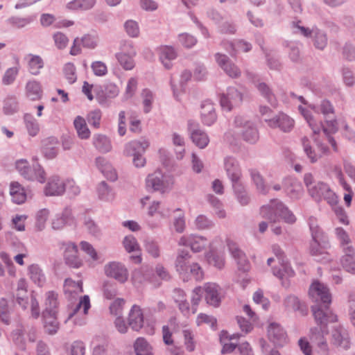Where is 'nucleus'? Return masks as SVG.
Segmentation results:
<instances>
[{
	"label": "nucleus",
	"instance_id": "obj_1",
	"mask_svg": "<svg viewBox=\"0 0 355 355\" xmlns=\"http://www.w3.org/2000/svg\"><path fill=\"white\" fill-rule=\"evenodd\" d=\"M261 215L270 223H276L283 219L286 223H293L296 220L288 208L277 200H271L270 204L263 206L261 208Z\"/></svg>",
	"mask_w": 355,
	"mask_h": 355
},
{
	"label": "nucleus",
	"instance_id": "obj_2",
	"mask_svg": "<svg viewBox=\"0 0 355 355\" xmlns=\"http://www.w3.org/2000/svg\"><path fill=\"white\" fill-rule=\"evenodd\" d=\"M299 110L309 126L311 128L313 133L318 134L320 132L322 128L324 132L329 135V134L334 133L338 130V124L336 120L329 121L326 122V125H323L320 121H317L313 116L311 112L307 109L299 107Z\"/></svg>",
	"mask_w": 355,
	"mask_h": 355
},
{
	"label": "nucleus",
	"instance_id": "obj_3",
	"mask_svg": "<svg viewBox=\"0 0 355 355\" xmlns=\"http://www.w3.org/2000/svg\"><path fill=\"white\" fill-rule=\"evenodd\" d=\"M309 297L313 302H320L329 305L331 302V295L329 288L319 281H314L309 290Z\"/></svg>",
	"mask_w": 355,
	"mask_h": 355
},
{
	"label": "nucleus",
	"instance_id": "obj_4",
	"mask_svg": "<svg viewBox=\"0 0 355 355\" xmlns=\"http://www.w3.org/2000/svg\"><path fill=\"white\" fill-rule=\"evenodd\" d=\"M302 143L304 151L311 163L318 162L323 156L327 155L330 153L329 148L322 144H317L315 148L311 146L310 141L306 137L302 139Z\"/></svg>",
	"mask_w": 355,
	"mask_h": 355
},
{
	"label": "nucleus",
	"instance_id": "obj_5",
	"mask_svg": "<svg viewBox=\"0 0 355 355\" xmlns=\"http://www.w3.org/2000/svg\"><path fill=\"white\" fill-rule=\"evenodd\" d=\"M173 184L172 179L164 180L160 173L155 172L149 175L146 180L148 190L158 191L162 193L170 189Z\"/></svg>",
	"mask_w": 355,
	"mask_h": 355
},
{
	"label": "nucleus",
	"instance_id": "obj_6",
	"mask_svg": "<svg viewBox=\"0 0 355 355\" xmlns=\"http://www.w3.org/2000/svg\"><path fill=\"white\" fill-rule=\"evenodd\" d=\"M106 276L114 279L119 283H125L129 277L126 267L119 262H110L105 266Z\"/></svg>",
	"mask_w": 355,
	"mask_h": 355
},
{
	"label": "nucleus",
	"instance_id": "obj_7",
	"mask_svg": "<svg viewBox=\"0 0 355 355\" xmlns=\"http://www.w3.org/2000/svg\"><path fill=\"white\" fill-rule=\"evenodd\" d=\"M136 55V51L131 44H124L121 51L116 55L120 65L125 70H131L135 67L133 58Z\"/></svg>",
	"mask_w": 355,
	"mask_h": 355
},
{
	"label": "nucleus",
	"instance_id": "obj_8",
	"mask_svg": "<svg viewBox=\"0 0 355 355\" xmlns=\"http://www.w3.org/2000/svg\"><path fill=\"white\" fill-rule=\"evenodd\" d=\"M243 101L241 92L234 87L228 89L227 94H224L220 98V105L227 111H230L235 107L239 106Z\"/></svg>",
	"mask_w": 355,
	"mask_h": 355
},
{
	"label": "nucleus",
	"instance_id": "obj_9",
	"mask_svg": "<svg viewBox=\"0 0 355 355\" xmlns=\"http://www.w3.org/2000/svg\"><path fill=\"white\" fill-rule=\"evenodd\" d=\"M328 304H324L325 310L322 309L319 306L315 305L311 307L313 315L318 324L327 325L329 322L337 321V316L329 309Z\"/></svg>",
	"mask_w": 355,
	"mask_h": 355
},
{
	"label": "nucleus",
	"instance_id": "obj_10",
	"mask_svg": "<svg viewBox=\"0 0 355 355\" xmlns=\"http://www.w3.org/2000/svg\"><path fill=\"white\" fill-rule=\"evenodd\" d=\"M205 299L207 304L218 306L220 303V288L213 282H208L203 285Z\"/></svg>",
	"mask_w": 355,
	"mask_h": 355
},
{
	"label": "nucleus",
	"instance_id": "obj_11",
	"mask_svg": "<svg viewBox=\"0 0 355 355\" xmlns=\"http://www.w3.org/2000/svg\"><path fill=\"white\" fill-rule=\"evenodd\" d=\"M179 245L190 246L191 249L196 252H200L207 245V240L200 236L189 235L182 236L179 242Z\"/></svg>",
	"mask_w": 355,
	"mask_h": 355
},
{
	"label": "nucleus",
	"instance_id": "obj_12",
	"mask_svg": "<svg viewBox=\"0 0 355 355\" xmlns=\"http://www.w3.org/2000/svg\"><path fill=\"white\" fill-rule=\"evenodd\" d=\"M144 315L142 309L137 304H134L128 313V325L134 331H139L144 326Z\"/></svg>",
	"mask_w": 355,
	"mask_h": 355
},
{
	"label": "nucleus",
	"instance_id": "obj_13",
	"mask_svg": "<svg viewBox=\"0 0 355 355\" xmlns=\"http://www.w3.org/2000/svg\"><path fill=\"white\" fill-rule=\"evenodd\" d=\"M64 258L66 263L72 268H78L82 266V261L78 256V248L73 243L64 244Z\"/></svg>",
	"mask_w": 355,
	"mask_h": 355
},
{
	"label": "nucleus",
	"instance_id": "obj_14",
	"mask_svg": "<svg viewBox=\"0 0 355 355\" xmlns=\"http://www.w3.org/2000/svg\"><path fill=\"white\" fill-rule=\"evenodd\" d=\"M148 146V142L145 140L143 141H134L128 145V148H130L129 151L135 152L134 153L133 162L137 167L144 166L146 164L145 158L139 153H144Z\"/></svg>",
	"mask_w": 355,
	"mask_h": 355
},
{
	"label": "nucleus",
	"instance_id": "obj_15",
	"mask_svg": "<svg viewBox=\"0 0 355 355\" xmlns=\"http://www.w3.org/2000/svg\"><path fill=\"white\" fill-rule=\"evenodd\" d=\"M268 338L277 346H283L287 343L285 331L277 324L271 323L268 329Z\"/></svg>",
	"mask_w": 355,
	"mask_h": 355
},
{
	"label": "nucleus",
	"instance_id": "obj_16",
	"mask_svg": "<svg viewBox=\"0 0 355 355\" xmlns=\"http://www.w3.org/2000/svg\"><path fill=\"white\" fill-rule=\"evenodd\" d=\"M234 123L237 127H242L244 128L242 135L243 139L250 143H254L258 139V132L251 123L244 121L243 117L236 116L234 120Z\"/></svg>",
	"mask_w": 355,
	"mask_h": 355
},
{
	"label": "nucleus",
	"instance_id": "obj_17",
	"mask_svg": "<svg viewBox=\"0 0 355 355\" xmlns=\"http://www.w3.org/2000/svg\"><path fill=\"white\" fill-rule=\"evenodd\" d=\"M198 124L194 121L189 122V129L191 132V138L193 142L199 148H204L209 144L208 136L203 131L198 129Z\"/></svg>",
	"mask_w": 355,
	"mask_h": 355
},
{
	"label": "nucleus",
	"instance_id": "obj_18",
	"mask_svg": "<svg viewBox=\"0 0 355 355\" xmlns=\"http://www.w3.org/2000/svg\"><path fill=\"white\" fill-rule=\"evenodd\" d=\"M268 123L270 127L279 128L284 132L291 131L294 126V121L284 113H280L273 119L268 120Z\"/></svg>",
	"mask_w": 355,
	"mask_h": 355
},
{
	"label": "nucleus",
	"instance_id": "obj_19",
	"mask_svg": "<svg viewBox=\"0 0 355 355\" xmlns=\"http://www.w3.org/2000/svg\"><path fill=\"white\" fill-rule=\"evenodd\" d=\"M193 263L191 260V256L187 251H180L175 261L177 271L183 278L189 277V265Z\"/></svg>",
	"mask_w": 355,
	"mask_h": 355
},
{
	"label": "nucleus",
	"instance_id": "obj_20",
	"mask_svg": "<svg viewBox=\"0 0 355 355\" xmlns=\"http://www.w3.org/2000/svg\"><path fill=\"white\" fill-rule=\"evenodd\" d=\"M215 58L218 65L229 76L236 78L240 75V70L236 66L230 62L225 55L216 53L215 55Z\"/></svg>",
	"mask_w": 355,
	"mask_h": 355
},
{
	"label": "nucleus",
	"instance_id": "obj_21",
	"mask_svg": "<svg viewBox=\"0 0 355 355\" xmlns=\"http://www.w3.org/2000/svg\"><path fill=\"white\" fill-rule=\"evenodd\" d=\"M229 250L233 257L236 260L239 269L243 271H247L250 268L249 261L247 260L245 254L241 251L236 243L232 241H227Z\"/></svg>",
	"mask_w": 355,
	"mask_h": 355
},
{
	"label": "nucleus",
	"instance_id": "obj_22",
	"mask_svg": "<svg viewBox=\"0 0 355 355\" xmlns=\"http://www.w3.org/2000/svg\"><path fill=\"white\" fill-rule=\"evenodd\" d=\"M225 166L227 173L232 182L233 187L236 189V186L240 185L241 170L236 161L232 158H228L225 160Z\"/></svg>",
	"mask_w": 355,
	"mask_h": 355
},
{
	"label": "nucleus",
	"instance_id": "obj_23",
	"mask_svg": "<svg viewBox=\"0 0 355 355\" xmlns=\"http://www.w3.org/2000/svg\"><path fill=\"white\" fill-rule=\"evenodd\" d=\"M200 116L202 123L207 125L213 124L216 115L214 104L210 101H205L201 105Z\"/></svg>",
	"mask_w": 355,
	"mask_h": 355
},
{
	"label": "nucleus",
	"instance_id": "obj_24",
	"mask_svg": "<svg viewBox=\"0 0 355 355\" xmlns=\"http://www.w3.org/2000/svg\"><path fill=\"white\" fill-rule=\"evenodd\" d=\"M64 191L65 183L58 177H53L46 186L44 192L46 196H58L63 193Z\"/></svg>",
	"mask_w": 355,
	"mask_h": 355
},
{
	"label": "nucleus",
	"instance_id": "obj_25",
	"mask_svg": "<svg viewBox=\"0 0 355 355\" xmlns=\"http://www.w3.org/2000/svg\"><path fill=\"white\" fill-rule=\"evenodd\" d=\"M207 259L209 264L218 268H221L224 266L225 260L222 252L217 248L214 242L210 243V250L207 254Z\"/></svg>",
	"mask_w": 355,
	"mask_h": 355
},
{
	"label": "nucleus",
	"instance_id": "obj_26",
	"mask_svg": "<svg viewBox=\"0 0 355 355\" xmlns=\"http://www.w3.org/2000/svg\"><path fill=\"white\" fill-rule=\"evenodd\" d=\"M159 60L166 69L172 66L171 62L177 58V52L170 46H162L159 48Z\"/></svg>",
	"mask_w": 355,
	"mask_h": 355
},
{
	"label": "nucleus",
	"instance_id": "obj_27",
	"mask_svg": "<svg viewBox=\"0 0 355 355\" xmlns=\"http://www.w3.org/2000/svg\"><path fill=\"white\" fill-rule=\"evenodd\" d=\"M56 312L46 311L43 313L44 328L45 331L50 334H55L59 329V324L55 315Z\"/></svg>",
	"mask_w": 355,
	"mask_h": 355
},
{
	"label": "nucleus",
	"instance_id": "obj_28",
	"mask_svg": "<svg viewBox=\"0 0 355 355\" xmlns=\"http://www.w3.org/2000/svg\"><path fill=\"white\" fill-rule=\"evenodd\" d=\"M28 71L33 75H38L43 69L44 62L43 59L37 55L28 54L26 57Z\"/></svg>",
	"mask_w": 355,
	"mask_h": 355
},
{
	"label": "nucleus",
	"instance_id": "obj_29",
	"mask_svg": "<svg viewBox=\"0 0 355 355\" xmlns=\"http://www.w3.org/2000/svg\"><path fill=\"white\" fill-rule=\"evenodd\" d=\"M239 334H233L230 335L229 333L226 331H222L220 334V340L223 344L222 353H230L233 352L236 345L234 343H230L231 340L236 339L238 340L239 338Z\"/></svg>",
	"mask_w": 355,
	"mask_h": 355
},
{
	"label": "nucleus",
	"instance_id": "obj_30",
	"mask_svg": "<svg viewBox=\"0 0 355 355\" xmlns=\"http://www.w3.org/2000/svg\"><path fill=\"white\" fill-rule=\"evenodd\" d=\"M26 95L32 101L40 100L42 96V89L40 82L33 80L26 85Z\"/></svg>",
	"mask_w": 355,
	"mask_h": 355
},
{
	"label": "nucleus",
	"instance_id": "obj_31",
	"mask_svg": "<svg viewBox=\"0 0 355 355\" xmlns=\"http://www.w3.org/2000/svg\"><path fill=\"white\" fill-rule=\"evenodd\" d=\"M10 194L13 202L17 204H21L26 199V193L24 189L17 182H12L10 186Z\"/></svg>",
	"mask_w": 355,
	"mask_h": 355
},
{
	"label": "nucleus",
	"instance_id": "obj_32",
	"mask_svg": "<svg viewBox=\"0 0 355 355\" xmlns=\"http://www.w3.org/2000/svg\"><path fill=\"white\" fill-rule=\"evenodd\" d=\"M345 254L341 259L343 267L349 272L355 274V261L353 255L354 254V249L352 246L344 248Z\"/></svg>",
	"mask_w": 355,
	"mask_h": 355
},
{
	"label": "nucleus",
	"instance_id": "obj_33",
	"mask_svg": "<svg viewBox=\"0 0 355 355\" xmlns=\"http://www.w3.org/2000/svg\"><path fill=\"white\" fill-rule=\"evenodd\" d=\"M73 125L80 139H87L89 138L91 132L83 117L76 116L73 121Z\"/></svg>",
	"mask_w": 355,
	"mask_h": 355
},
{
	"label": "nucleus",
	"instance_id": "obj_34",
	"mask_svg": "<svg viewBox=\"0 0 355 355\" xmlns=\"http://www.w3.org/2000/svg\"><path fill=\"white\" fill-rule=\"evenodd\" d=\"M133 347L136 355H154L152 346L143 337L137 338Z\"/></svg>",
	"mask_w": 355,
	"mask_h": 355
},
{
	"label": "nucleus",
	"instance_id": "obj_35",
	"mask_svg": "<svg viewBox=\"0 0 355 355\" xmlns=\"http://www.w3.org/2000/svg\"><path fill=\"white\" fill-rule=\"evenodd\" d=\"M96 164L106 178L112 181H114L117 179V175L115 170L103 158H97Z\"/></svg>",
	"mask_w": 355,
	"mask_h": 355
},
{
	"label": "nucleus",
	"instance_id": "obj_36",
	"mask_svg": "<svg viewBox=\"0 0 355 355\" xmlns=\"http://www.w3.org/2000/svg\"><path fill=\"white\" fill-rule=\"evenodd\" d=\"M96 0H73L67 3V8L71 10H85L94 7Z\"/></svg>",
	"mask_w": 355,
	"mask_h": 355
},
{
	"label": "nucleus",
	"instance_id": "obj_37",
	"mask_svg": "<svg viewBox=\"0 0 355 355\" xmlns=\"http://www.w3.org/2000/svg\"><path fill=\"white\" fill-rule=\"evenodd\" d=\"M94 145L99 151L107 153L111 150V144L109 139L103 135H96L94 136Z\"/></svg>",
	"mask_w": 355,
	"mask_h": 355
},
{
	"label": "nucleus",
	"instance_id": "obj_38",
	"mask_svg": "<svg viewBox=\"0 0 355 355\" xmlns=\"http://www.w3.org/2000/svg\"><path fill=\"white\" fill-rule=\"evenodd\" d=\"M64 292L73 296V294H78L83 291V283L81 281L75 282L71 279L65 280L64 285Z\"/></svg>",
	"mask_w": 355,
	"mask_h": 355
},
{
	"label": "nucleus",
	"instance_id": "obj_39",
	"mask_svg": "<svg viewBox=\"0 0 355 355\" xmlns=\"http://www.w3.org/2000/svg\"><path fill=\"white\" fill-rule=\"evenodd\" d=\"M310 229L312 232L313 241L311 243L310 252L313 255H317L322 254V248L318 243V239L320 235L318 231V227H314L312 225H310Z\"/></svg>",
	"mask_w": 355,
	"mask_h": 355
},
{
	"label": "nucleus",
	"instance_id": "obj_40",
	"mask_svg": "<svg viewBox=\"0 0 355 355\" xmlns=\"http://www.w3.org/2000/svg\"><path fill=\"white\" fill-rule=\"evenodd\" d=\"M24 121L29 135L31 136H35L40 130V127L37 121L32 115L26 114L24 116Z\"/></svg>",
	"mask_w": 355,
	"mask_h": 355
},
{
	"label": "nucleus",
	"instance_id": "obj_41",
	"mask_svg": "<svg viewBox=\"0 0 355 355\" xmlns=\"http://www.w3.org/2000/svg\"><path fill=\"white\" fill-rule=\"evenodd\" d=\"M19 71V67H13L8 68L4 73L2 77V83L5 85L12 84Z\"/></svg>",
	"mask_w": 355,
	"mask_h": 355
},
{
	"label": "nucleus",
	"instance_id": "obj_42",
	"mask_svg": "<svg viewBox=\"0 0 355 355\" xmlns=\"http://www.w3.org/2000/svg\"><path fill=\"white\" fill-rule=\"evenodd\" d=\"M31 279L38 285H42L45 277L42 270L37 265H32L28 268Z\"/></svg>",
	"mask_w": 355,
	"mask_h": 355
},
{
	"label": "nucleus",
	"instance_id": "obj_43",
	"mask_svg": "<svg viewBox=\"0 0 355 355\" xmlns=\"http://www.w3.org/2000/svg\"><path fill=\"white\" fill-rule=\"evenodd\" d=\"M286 192L291 198L296 199L302 196L303 188L299 182L292 181L290 185L286 188Z\"/></svg>",
	"mask_w": 355,
	"mask_h": 355
},
{
	"label": "nucleus",
	"instance_id": "obj_44",
	"mask_svg": "<svg viewBox=\"0 0 355 355\" xmlns=\"http://www.w3.org/2000/svg\"><path fill=\"white\" fill-rule=\"evenodd\" d=\"M320 189L323 190L324 194L322 196V199L326 200L328 204L331 206L336 205L338 202V197L337 195L330 189L329 186H322Z\"/></svg>",
	"mask_w": 355,
	"mask_h": 355
},
{
	"label": "nucleus",
	"instance_id": "obj_45",
	"mask_svg": "<svg viewBox=\"0 0 355 355\" xmlns=\"http://www.w3.org/2000/svg\"><path fill=\"white\" fill-rule=\"evenodd\" d=\"M58 294L53 291H49L46 293V310L44 312L51 311V313L55 312L54 309L58 305Z\"/></svg>",
	"mask_w": 355,
	"mask_h": 355
},
{
	"label": "nucleus",
	"instance_id": "obj_46",
	"mask_svg": "<svg viewBox=\"0 0 355 355\" xmlns=\"http://www.w3.org/2000/svg\"><path fill=\"white\" fill-rule=\"evenodd\" d=\"M250 175L252 181L255 184L257 189L261 193L266 192V186L264 184V181L262 176L260 173L255 169H251L250 171Z\"/></svg>",
	"mask_w": 355,
	"mask_h": 355
},
{
	"label": "nucleus",
	"instance_id": "obj_47",
	"mask_svg": "<svg viewBox=\"0 0 355 355\" xmlns=\"http://www.w3.org/2000/svg\"><path fill=\"white\" fill-rule=\"evenodd\" d=\"M102 117V112L100 110L91 111L87 116L89 123L95 128H99Z\"/></svg>",
	"mask_w": 355,
	"mask_h": 355
},
{
	"label": "nucleus",
	"instance_id": "obj_48",
	"mask_svg": "<svg viewBox=\"0 0 355 355\" xmlns=\"http://www.w3.org/2000/svg\"><path fill=\"white\" fill-rule=\"evenodd\" d=\"M322 186H329L328 184L323 182H318L315 185L313 186L311 188L309 189V193L311 196V197L316 201L320 202L322 200V196L324 194L325 191L320 189Z\"/></svg>",
	"mask_w": 355,
	"mask_h": 355
},
{
	"label": "nucleus",
	"instance_id": "obj_49",
	"mask_svg": "<svg viewBox=\"0 0 355 355\" xmlns=\"http://www.w3.org/2000/svg\"><path fill=\"white\" fill-rule=\"evenodd\" d=\"M63 72L69 83H73L76 80V67L73 63H66L63 68Z\"/></svg>",
	"mask_w": 355,
	"mask_h": 355
},
{
	"label": "nucleus",
	"instance_id": "obj_50",
	"mask_svg": "<svg viewBox=\"0 0 355 355\" xmlns=\"http://www.w3.org/2000/svg\"><path fill=\"white\" fill-rule=\"evenodd\" d=\"M97 191L99 198L101 200H109L113 198L114 195L112 191L109 189L107 185L105 182H102L99 184Z\"/></svg>",
	"mask_w": 355,
	"mask_h": 355
},
{
	"label": "nucleus",
	"instance_id": "obj_51",
	"mask_svg": "<svg viewBox=\"0 0 355 355\" xmlns=\"http://www.w3.org/2000/svg\"><path fill=\"white\" fill-rule=\"evenodd\" d=\"M193 277L196 281H201L204 277V272L201 267L197 263L189 265V277Z\"/></svg>",
	"mask_w": 355,
	"mask_h": 355
},
{
	"label": "nucleus",
	"instance_id": "obj_52",
	"mask_svg": "<svg viewBox=\"0 0 355 355\" xmlns=\"http://www.w3.org/2000/svg\"><path fill=\"white\" fill-rule=\"evenodd\" d=\"M53 39L55 43V46L58 49H64L69 42L68 37L61 32H57L53 35Z\"/></svg>",
	"mask_w": 355,
	"mask_h": 355
},
{
	"label": "nucleus",
	"instance_id": "obj_53",
	"mask_svg": "<svg viewBox=\"0 0 355 355\" xmlns=\"http://www.w3.org/2000/svg\"><path fill=\"white\" fill-rule=\"evenodd\" d=\"M125 300L122 298H117L110 305V310L112 315H117L118 317L122 314Z\"/></svg>",
	"mask_w": 355,
	"mask_h": 355
},
{
	"label": "nucleus",
	"instance_id": "obj_54",
	"mask_svg": "<svg viewBox=\"0 0 355 355\" xmlns=\"http://www.w3.org/2000/svg\"><path fill=\"white\" fill-rule=\"evenodd\" d=\"M297 344L304 355H313V347L306 337H301Z\"/></svg>",
	"mask_w": 355,
	"mask_h": 355
},
{
	"label": "nucleus",
	"instance_id": "obj_55",
	"mask_svg": "<svg viewBox=\"0 0 355 355\" xmlns=\"http://www.w3.org/2000/svg\"><path fill=\"white\" fill-rule=\"evenodd\" d=\"M123 246L128 252H135L139 249V244L136 239L132 236H127L123 240Z\"/></svg>",
	"mask_w": 355,
	"mask_h": 355
},
{
	"label": "nucleus",
	"instance_id": "obj_56",
	"mask_svg": "<svg viewBox=\"0 0 355 355\" xmlns=\"http://www.w3.org/2000/svg\"><path fill=\"white\" fill-rule=\"evenodd\" d=\"M216 322L217 321L215 318L205 313H200L196 318V324L198 326L202 324H207L211 327H215Z\"/></svg>",
	"mask_w": 355,
	"mask_h": 355
},
{
	"label": "nucleus",
	"instance_id": "obj_57",
	"mask_svg": "<svg viewBox=\"0 0 355 355\" xmlns=\"http://www.w3.org/2000/svg\"><path fill=\"white\" fill-rule=\"evenodd\" d=\"M257 88L262 94V95H263L268 99V102L271 105L274 106L276 105V100L274 95L271 93L270 89L265 83H259L257 85Z\"/></svg>",
	"mask_w": 355,
	"mask_h": 355
},
{
	"label": "nucleus",
	"instance_id": "obj_58",
	"mask_svg": "<svg viewBox=\"0 0 355 355\" xmlns=\"http://www.w3.org/2000/svg\"><path fill=\"white\" fill-rule=\"evenodd\" d=\"M272 252L276 255V257L279 259V262L282 264V266L284 268V272L286 273H287L288 275H289V276L293 275V274H294L293 270L291 268H288L287 267L286 264H285L284 263V260H283L284 253H283L282 250H281V248L277 245H272Z\"/></svg>",
	"mask_w": 355,
	"mask_h": 355
},
{
	"label": "nucleus",
	"instance_id": "obj_59",
	"mask_svg": "<svg viewBox=\"0 0 355 355\" xmlns=\"http://www.w3.org/2000/svg\"><path fill=\"white\" fill-rule=\"evenodd\" d=\"M125 31L130 37H137L139 34V28L137 23L133 20H128L124 25Z\"/></svg>",
	"mask_w": 355,
	"mask_h": 355
},
{
	"label": "nucleus",
	"instance_id": "obj_60",
	"mask_svg": "<svg viewBox=\"0 0 355 355\" xmlns=\"http://www.w3.org/2000/svg\"><path fill=\"white\" fill-rule=\"evenodd\" d=\"M81 250L86 252L94 261L98 259V254L94 247L87 241H81L80 243Z\"/></svg>",
	"mask_w": 355,
	"mask_h": 355
},
{
	"label": "nucleus",
	"instance_id": "obj_61",
	"mask_svg": "<svg viewBox=\"0 0 355 355\" xmlns=\"http://www.w3.org/2000/svg\"><path fill=\"white\" fill-rule=\"evenodd\" d=\"M179 42L184 46L191 48L196 44L197 40L192 35L183 33L179 35Z\"/></svg>",
	"mask_w": 355,
	"mask_h": 355
},
{
	"label": "nucleus",
	"instance_id": "obj_62",
	"mask_svg": "<svg viewBox=\"0 0 355 355\" xmlns=\"http://www.w3.org/2000/svg\"><path fill=\"white\" fill-rule=\"evenodd\" d=\"M183 336L184 338V345L186 346V349L189 352H193L195 349V343L193 341V336L191 331L189 330H184Z\"/></svg>",
	"mask_w": 355,
	"mask_h": 355
},
{
	"label": "nucleus",
	"instance_id": "obj_63",
	"mask_svg": "<svg viewBox=\"0 0 355 355\" xmlns=\"http://www.w3.org/2000/svg\"><path fill=\"white\" fill-rule=\"evenodd\" d=\"M92 69L95 75L102 76L107 73V68L105 63L101 61H96L92 64Z\"/></svg>",
	"mask_w": 355,
	"mask_h": 355
},
{
	"label": "nucleus",
	"instance_id": "obj_64",
	"mask_svg": "<svg viewBox=\"0 0 355 355\" xmlns=\"http://www.w3.org/2000/svg\"><path fill=\"white\" fill-rule=\"evenodd\" d=\"M80 42L83 47L88 49H94L97 45L96 39L91 35H85L80 38Z\"/></svg>",
	"mask_w": 355,
	"mask_h": 355
}]
</instances>
